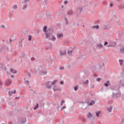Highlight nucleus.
<instances>
[{
	"label": "nucleus",
	"mask_w": 124,
	"mask_h": 124,
	"mask_svg": "<svg viewBox=\"0 0 124 124\" xmlns=\"http://www.w3.org/2000/svg\"><path fill=\"white\" fill-rule=\"evenodd\" d=\"M43 31L45 32V34L46 35V38H50V36L54 31L53 30V28L52 27H47V26H45L43 27Z\"/></svg>",
	"instance_id": "obj_1"
},
{
	"label": "nucleus",
	"mask_w": 124,
	"mask_h": 124,
	"mask_svg": "<svg viewBox=\"0 0 124 124\" xmlns=\"http://www.w3.org/2000/svg\"><path fill=\"white\" fill-rule=\"evenodd\" d=\"M116 88L115 90L117 91V93H112V98H119V97H121V92H120L121 86L118 84L116 85Z\"/></svg>",
	"instance_id": "obj_2"
},
{
	"label": "nucleus",
	"mask_w": 124,
	"mask_h": 124,
	"mask_svg": "<svg viewBox=\"0 0 124 124\" xmlns=\"http://www.w3.org/2000/svg\"><path fill=\"white\" fill-rule=\"evenodd\" d=\"M27 42V40H25V39L22 38L21 39V41L19 42V47H23V44L24 46H26V45H27V44H26Z\"/></svg>",
	"instance_id": "obj_3"
},
{
	"label": "nucleus",
	"mask_w": 124,
	"mask_h": 124,
	"mask_svg": "<svg viewBox=\"0 0 124 124\" xmlns=\"http://www.w3.org/2000/svg\"><path fill=\"white\" fill-rule=\"evenodd\" d=\"M65 55H66V49H62L60 50V57H62V56H65Z\"/></svg>",
	"instance_id": "obj_4"
},
{
	"label": "nucleus",
	"mask_w": 124,
	"mask_h": 124,
	"mask_svg": "<svg viewBox=\"0 0 124 124\" xmlns=\"http://www.w3.org/2000/svg\"><path fill=\"white\" fill-rule=\"evenodd\" d=\"M12 83V81H11V79H6L5 82V85L7 87H9V86L11 85Z\"/></svg>",
	"instance_id": "obj_5"
},
{
	"label": "nucleus",
	"mask_w": 124,
	"mask_h": 124,
	"mask_svg": "<svg viewBox=\"0 0 124 124\" xmlns=\"http://www.w3.org/2000/svg\"><path fill=\"white\" fill-rule=\"evenodd\" d=\"M46 89H50L51 88H52V85H51V82L48 81L46 84Z\"/></svg>",
	"instance_id": "obj_6"
},
{
	"label": "nucleus",
	"mask_w": 124,
	"mask_h": 124,
	"mask_svg": "<svg viewBox=\"0 0 124 124\" xmlns=\"http://www.w3.org/2000/svg\"><path fill=\"white\" fill-rule=\"evenodd\" d=\"M14 93H16V90L9 91V95L11 96Z\"/></svg>",
	"instance_id": "obj_7"
},
{
	"label": "nucleus",
	"mask_w": 124,
	"mask_h": 124,
	"mask_svg": "<svg viewBox=\"0 0 124 124\" xmlns=\"http://www.w3.org/2000/svg\"><path fill=\"white\" fill-rule=\"evenodd\" d=\"M95 103V102L93 100H91V102H89L88 104V105L89 106H92V105H93V104H94Z\"/></svg>",
	"instance_id": "obj_8"
},
{
	"label": "nucleus",
	"mask_w": 124,
	"mask_h": 124,
	"mask_svg": "<svg viewBox=\"0 0 124 124\" xmlns=\"http://www.w3.org/2000/svg\"><path fill=\"white\" fill-rule=\"evenodd\" d=\"M27 122V119L26 118H22V119L20 121V124H25Z\"/></svg>",
	"instance_id": "obj_9"
},
{
	"label": "nucleus",
	"mask_w": 124,
	"mask_h": 124,
	"mask_svg": "<svg viewBox=\"0 0 124 124\" xmlns=\"http://www.w3.org/2000/svg\"><path fill=\"white\" fill-rule=\"evenodd\" d=\"M10 72H12V73H15V74H16V73H17V71L16 70H14L12 68L10 69Z\"/></svg>",
	"instance_id": "obj_10"
},
{
	"label": "nucleus",
	"mask_w": 124,
	"mask_h": 124,
	"mask_svg": "<svg viewBox=\"0 0 124 124\" xmlns=\"http://www.w3.org/2000/svg\"><path fill=\"white\" fill-rule=\"evenodd\" d=\"M5 50L6 51H8V48L3 47V49L1 50L0 52L1 53V52H4V53H5Z\"/></svg>",
	"instance_id": "obj_11"
},
{
	"label": "nucleus",
	"mask_w": 124,
	"mask_h": 124,
	"mask_svg": "<svg viewBox=\"0 0 124 124\" xmlns=\"http://www.w3.org/2000/svg\"><path fill=\"white\" fill-rule=\"evenodd\" d=\"M57 91H62V88H56L54 87L53 88V91L54 92H57Z\"/></svg>",
	"instance_id": "obj_12"
},
{
	"label": "nucleus",
	"mask_w": 124,
	"mask_h": 124,
	"mask_svg": "<svg viewBox=\"0 0 124 124\" xmlns=\"http://www.w3.org/2000/svg\"><path fill=\"white\" fill-rule=\"evenodd\" d=\"M120 84L121 85V86H124V79H121L120 81Z\"/></svg>",
	"instance_id": "obj_13"
},
{
	"label": "nucleus",
	"mask_w": 124,
	"mask_h": 124,
	"mask_svg": "<svg viewBox=\"0 0 124 124\" xmlns=\"http://www.w3.org/2000/svg\"><path fill=\"white\" fill-rule=\"evenodd\" d=\"M96 116L97 118H98V117H99V115H100V113H101V111H96Z\"/></svg>",
	"instance_id": "obj_14"
},
{
	"label": "nucleus",
	"mask_w": 124,
	"mask_h": 124,
	"mask_svg": "<svg viewBox=\"0 0 124 124\" xmlns=\"http://www.w3.org/2000/svg\"><path fill=\"white\" fill-rule=\"evenodd\" d=\"M49 40H52V41H56V37L55 36H53L51 38H48Z\"/></svg>",
	"instance_id": "obj_15"
},
{
	"label": "nucleus",
	"mask_w": 124,
	"mask_h": 124,
	"mask_svg": "<svg viewBox=\"0 0 124 124\" xmlns=\"http://www.w3.org/2000/svg\"><path fill=\"white\" fill-rule=\"evenodd\" d=\"M97 48H102L103 47V45L101 44H98L96 45Z\"/></svg>",
	"instance_id": "obj_16"
},
{
	"label": "nucleus",
	"mask_w": 124,
	"mask_h": 124,
	"mask_svg": "<svg viewBox=\"0 0 124 124\" xmlns=\"http://www.w3.org/2000/svg\"><path fill=\"white\" fill-rule=\"evenodd\" d=\"M109 84H110V81L108 80L106 83L104 84L105 87H108L109 86Z\"/></svg>",
	"instance_id": "obj_17"
},
{
	"label": "nucleus",
	"mask_w": 124,
	"mask_h": 124,
	"mask_svg": "<svg viewBox=\"0 0 124 124\" xmlns=\"http://www.w3.org/2000/svg\"><path fill=\"white\" fill-rule=\"evenodd\" d=\"M63 36V34L62 33H60L57 34V37L58 38H61V37H62Z\"/></svg>",
	"instance_id": "obj_18"
},
{
	"label": "nucleus",
	"mask_w": 124,
	"mask_h": 124,
	"mask_svg": "<svg viewBox=\"0 0 124 124\" xmlns=\"http://www.w3.org/2000/svg\"><path fill=\"white\" fill-rule=\"evenodd\" d=\"M110 29V27L107 25H104V30H109Z\"/></svg>",
	"instance_id": "obj_19"
},
{
	"label": "nucleus",
	"mask_w": 124,
	"mask_h": 124,
	"mask_svg": "<svg viewBox=\"0 0 124 124\" xmlns=\"http://www.w3.org/2000/svg\"><path fill=\"white\" fill-rule=\"evenodd\" d=\"M67 14L68 15H72V14H73V11L72 10H69L68 12V13Z\"/></svg>",
	"instance_id": "obj_20"
},
{
	"label": "nucleus",
	"mask_w": 124,
	"mask_h": 124,
	"mask_svg": "<svg viewBox=\"0 0 124 124\" xmlns=\"http://www.w3.org/2000/svg\"><path fill=\"white\" fill-rule=\"evenodd\" d=\"M41 73H42V74H44V75H46V74H47V71L45 70H42L41 71Z\"/></svg>",
	"instance_id": "obj_21"
},
{
	"label": "nucleus",
	"mask_w": 124,
	"mask_h": 124,
	"mask_svg": "<svg viewBox=\"0 0 124 124\" xmlns=\"http://www.w3.org/2000/svg\"><path fill=\"white\" fill-rule=\"evenodd\" d=\"M112 109H113V108L112 107H109L108 108V112H112Z\"/></svg>",
	"instance_id": "obj_22"
},
{
	"label": "nucleus",
	"mask_w": 124,
	"mask_h": 124,
	"mask_svg": "<svg viewBox=\"0 0 124 124\" xmlns=\"http://www.w3.org/2000/svg\"><path fill=\"white\" fill-rule=\"evenodd\" d=\"M93 29H96V30H98V29H99V26L98 25L93 26Z\"/></svg>",
	"instance_id": "obj_23"
},
{
	"label": "nucleus",
	"mask_w": 124,
	"mask_h": 124,
	"mask_svg": "<svg viewBox=\"0 0 124 124\" xmlns=\"http://www.w3.org/2000/svg\"><path fill=\"white\" fill-rule=\"evenodd\" d=\"M78 10H79V13L81 14L82 11L83 10V7L81 8H78Z\"/></svg>",
	"instance_id": "obj_24"
},
{
	"label": "nucleus",
	"mask_w": 124,
	"mask_h": 124,
	"mask_svg": "<svg viewBox=\"0 0 124 124\" xmlns=\"http://www.w3.org/2000/svg\"><path fill=\"white\" fill-rule=\"evenodd\" d=\"M84 85H88L89 84V80L87 79L85 81L83 82Z\"/></svg>",
	"instance_id": "obj_25"
},
{
	"label": "nucleus",
	"mask_w": 124,
	"mask_h": 124,
	"mask_svg": "<svg viewBox=\"0 0 124 124\" xmlns=\"http://www.w3.org/2000/svg\"><path fill=\"white\" fill-rule=\"evenodd\" d=\"M87 117L88 118H92V117H93V115L92 113H91V112H89Z\"/></svg>",
	"instance_id": "obj_26"
},
{
	"label": "nucleus",
	"mask_w": 124,
	"mask_h": 124,
	"mask_svg": "<svg viewBox=\"0 0 124 124\" xmlns=\"http://www.w3.org/2000/svg\"><path fill=\"white\" fill-rule=\"evenodd\" d=\"M78 89H79V86H76L74 87L75 91H78Z\"/></svg>",
	"instance_id": "obj_27"
},
{
	"label": "nucleus",
	"mask_w": 124,
	"mask_h": 124,
	"mask_svg": "<svg viewBox=\"0 0 124 124\" xmlns=\"http://www.w3.org/2000/svg\"><path fill=\"white\" fill-rule=\"evenodd\" d=\"M39 107V105L38 104H37L36 106L34 107V110H36L37 108Z\"/></svg>",
	"instance_id": "obj_28"
},
{
	"label": "nucleus",
	"mask_w": 124,
	"mask_h": 124,
	"mask_svg": "<svg viewBox=\"0 0 124 124\" xmlns=\"http://www.w3.org/2000/svg\"><path fill=\"white\" fill-rule=\"evenodd\" d=\"M57 82H58V80H53V81L52 82V85H55V84Z\"/></svg>",
	"instance_id": "obj_29"
},
{
	"label": "nucleus",
	"mask_w": 124,
	"mask_h": 124,
	"mask_svg": "<svg viewBox=\"0 0 124 124\" xmlns=\"http://www.w3.org/2000/svg\"><path fill=\"white\" fill-rule=\"evenodd\" d=\"M87 104H89L90 101H91V98H88L86 100Z\"/></svg>",
	"instance_id": "obj_30"
},
{
	"label": "nucleus",
	"mask_w": 124,
	"mask_h": 124,
	"mask_svg": "<svg viewBox=\"0 0 124 124\" xmlns=\"http://www.w3.org/2000/svg\"><path fill=\"white\" fill-rule=\"evenodd\" d=\"M120 52H121L122 53H124V47L120 48Z\"/></svg>",
	"instance_id": "obj_31"
},
{
	"label": "nucleus",
	"mask_w": 124,
	"mask_h": 124,
	"mask_svg": "<svg viewBox=\"0 0 124 124\" xmlns=\"http://www.w3.org/2000/svg\"><path fill=\"white\" fill-rule=\"evenodd\" d=\"M64 102H65V101L63 100H62L61 101V106H62L63 103H64Z\"/></svg>",
	"instance_id": "obj_32"
},
{
	"label": "nucleus",
	"mask_w": 124,
	"mask_h": 124,
	"mask_svg": "<svg viewBox=\"0 0 124 124\" xmlns=\"http://www.w3.org/2000/svg\"><path fill=\"white\" fill-rule=\"evenodd\" d=\"M29 39H28V40L29 41H31V35H30L29 36Z\"/></svg>",
	"instance_id": "obj_33"
},
{
	"label": "nucleus",
	"mask_w": 124,
	"mask_h": 124,
	"mask_svg": "<svg viewBox=\"0 0 124 124\" xmlns=\"http://www.w3.org/2000/svg\"><path fill=\"white\" fill-rule=\"evenodd\" d=\"M65 21H66L65 25H68V21H67V18L65 17Z\"/></svg>",
	"instance_id": "obj_34"
},
{
	"label": "nucleus",
	"mask_w": 124,
	"mask_h": 124,
	"mask_svg": "<svg viewBox=\"0 0 124 124\" xmlns=\"http://www.w3.org/2000/svg\"><path fill=\"white\" fill-rule=\"evenodd\" d=\"M113 5H114V3H113V2H110L109 4L110 7H113Z\"/></svg>",
	"instance_id": "obj_35"
},
{
	"label": "nucleus",
	"mask_w": 124,
	"mask_h": 124,
	"mask_svg": "<svg viewBox=\"0 0 124 124\" xmlns=\"http://www.w3.org/2000/svg\"><path fill=\"white\" fill-rule=\"evenodd\" d=\"M121 124H124V117L122 119V120L121 121Z\"/></svg>",
	"instance_id": "obj_36"
},
{
	"label": "nucleus",
	"mask_w": 124,
	"mask_h": 124,
	"mask_svg": "<svg viewBox=\"0 0 124 124\" xmlns=\"http://www.w3.org/2000/svg\"><path fill=\"white\" fill-rule=\"evenodd\" d=\"M100 80H101V78H96V81H97V82H100Z\"/></svg>",
	"instance_id": "obj_37"
},
{
	"label": "nucleus",
	"mask_w": 124,
	"mask_h": 124,
	"mask_svg": "<svg viewBox=\"0 0 124 124\" xmlns=\"http://www.w3.org/2000/svg\"><path fill=\"white\" fill-rule=\"evenodd\" d=\"M0 28H1V29H5V26H4V25H1Z\"/></svg>",
	"instance_id": "obj_38"
},
{
	"label": "nucleus",
	"mask_w": 124,
	"mask_h": 124,
	"mask_svg": "<svg viewBox=\"0 0 124 124\" xmlns=\"http://www.w3.org/2000/svg\"><path fill=\"white\" fill-rule=\"evenodd\" d=\"M65 108H66V106H63L62 108H61V111H62V110H63L64 109H65Z\"/></svg>",
	"instance_id": "obj_39"
},
{
	"label": "nucleus",
	"mask_w": 124,
	"mask_h": 124,
	"mask_svg": "<svg viewBox=\"0 0 124 124\" xmlns=\"http://www.w3.org/2000/svg\"><path fill=\"white\" fill-rule=\"evenodd\" d=\"M21 58H25V53H22V55L21 56Z\"/></svg>",
	"instance_id": "obj_40"
},
{
	"label": "nucleus",
	"mask_w": 124,
	"mask_h": 124,
	"mask_svg": "<svg viewBox=\"0 0 124 124\" xmlns=\"http://www.w3.org/2000/svg\"><path fill=\"white\" fill-rule=\"evenodd\" d=\"M106 45H108V42L105 41L104 43V46H106Z\"/></svg>",
	"instance_id": "obj_41"
},
{
	"label": "nucleus",
	"mask_w": 124,
	"mask_h": 124,
	"mask_svg": "<svg viewBox=\"0 0 124 124\" xmlns=\"http://www.w3.org/2000/svg\"><path fill=\"white\" fill-rule=\"evenodd\" d=\"M17 7H18V6H17V5H14V9H16Z\"/></svg>",
	"instance_id": "obj_42"
},
{
	"label": "nucleus",
	"mask_w": 124,
	"mask_h": 124,
	"mask_svg": "<svg viewBox=\"0 0 124 124\" xmlns=\"http://www.w3.org/2000/svg\"><path fill=\"white\" fill-rule=\"evenodd\" d=\"M27 8V5H25L23 8H22L23 10H25Z\"/></svg>",
	"instance_id": "obj_43"
},
{
	"label": "nucleus",
	"mask_w": 124,
	"mask_h": 124,
	"mask_svg": "<svg viewBox=\"0 0 124 124\" xmlns=\"http://www.w3.org/2000/svg\"><path fill=\"white\" fill-rule=\"evenodd\" d=\"M46 16L47 18H50V17H51V15H50L49 14H46Z\"/></svg>",
	"instance_id": "obj_44"
},
{
	"label": "nucleus",
	"mask_w": 124,
	"mask_h": 124,
	"mask_svg": "<svg viewBox=\"0 0 124 124\" xmlns=\"http://www.w3.org/2000/svg\"><path fill=\"white\" fill-rule=\"evenodd\" d=\"M1 105H3L4 104V100H2V102L0 103Z\"/></svg>",
	"instance_id": "obj_45"
},
{
	"label": "nucleus",
	"mask_w": 124,
	"mask_h": 124,
	"mask_svg": "<svg viewBox=\"0 0 124 124\" xmlns=\"http://www.w3.org/2000/svg\"><path fill=\"white\" fill-rule=\"evenodd\" d=\"M68 55H69L70 54H72V51L71 50V51H68Z\"/></svg>",
	"instance_id": "obj_46"
},
{
	"label": "nucleus",
	"mask_w": 124,
	"mask_h": 124,
	"mask_svg": "<svg viewBox=\"0 0 124 124\" xmlns=\"http://www.w3.org/2000/svg\"><path fill=\"white\" fill-rule=\"evenodd\" d=\"M81 120L82 121V122H86V119H85L83 117L81 118Z\"/></svg>",
	"instance_id": "obj_47"
},
{
	"label": "nucleus",
	"mask_w": 124,
	"mask_h": 124,
	"mask_svg": "<svg viewBox=\"0 0 124 124\" xmlns=\"http://www.w3.org/2000/svg\"><path fill=\"white\" fill-rule=\"evenodd\" d=\"M28 74V76H29V78H31V74L30 73H29Z\"/></svg>",
	"instance_id": "obj_48"
},
{
	"label": "nucleus",
	"mask_w": 124,
	"mask_h": 124,
	"mask_svg": "<svg viewBox=\"0 0 124 124\" xmlns=\"http://www.w3.org/2000/svg\"><path fill=\"white\" fill-rule=\"evenodd\" d=\"M120 8H124V5H120V7H119Z\"/></svg>",
	"instance_id": "obj_49"
},
{
	"label": "nucleus",
	"mask_w": 124,
	"mask_h": 124,
	"mask_svg": "<svg viewBox=\"0 0 124 124\" xmlns=\"http://www.w3.org/2000/svg\"><path fill=\"white\" fill-rule=\"evenodd\" d=\"M119 62H124V60H119Z\"/></svg>",
	"instance_id": "obj_50"
},
{
	"label": "nucleus",
	"mask_w": 124,
	"mask_h": 124,
	"mask_svg": "<svg viewBox=\"0 0 124 124\" xmlns=\"http://www.w3.org/2000/svg\"><path fill=\"white\" fill-rule=\"evenodd\" d=\"M60 70H62V69H64V68L63 67H60Z\"/></svg>",
	"instance_id": "obj_51"
},
{
	"label": "nucleus",
	"mask_w": 124,
	"mask_h": 124,
	"mask_svg": "<svg viewBox=\"0 0 124 124\" xmlns=\"http://www.w3.org/2000/svg\"><path fill=\"white\" fill-rule=\"evenodd\" d=\"M60 84H61V85H63V81H61Z\"/></svg>",
	"instance_id": "obj_52"
},
{
	"label": "nucleus",
	"mask_w": 124,
	"mask_h": 124,
	"mask_svg": "<svg viewBox=\"0 0 124 124\" xmlns=\"http://www.w3.org/2000/svg\"><path fill=\"white\" fill-rule=\"evenodd\" d=\"M34 60H35V59H34V57H31V61H34Z\"/></svg>",
	"instance_id": "obj_53"
},
{
	"label": "nucleus",
	"mask_w": 124,
	"mask_h": 124,
	"mask_svg": "<svg viewBox=\"0 0 124 124\" xmlns=\"http://www.w3.org/2000/svg\"><path fill=\"white\" fill-rule=\"evenodd\" d=\"M68 1H67V0H66V1H64V3L65 4H67V3H68Z\"/></svg>",
	"instance_id": "obj_54"
},
{
	"label": "nucleus",
	"mask_w": 124,
	"mask_h": 124,
	"mask_svg": "<svg viewBox=\"0 0 124 124\" xmlns=\"http://www.w3.org/2000/svg\"><path fill=\"white\" fill-rule=\"evenodd\" d=\"M2 84V82H1V81L0 80V89Z\"/></svg>",
	"instance_id": "obj_55"
},
{
	"label": "nucleus",
	"mask_w": 124,
	"mask_h": 124,
	"mask_svg": "<svg viewBox=\"0 0 124 124\" xmlns=\"http://www.w3.org/2000/svg\"><path fill=\"white\" fill-rule=\"evenodd\" d=\"M11 78H14V76L13 75H12L11 76Z\"/></svg>",
	"instance_id": "obj_56"
},
{
	"label": "nucleus",
	"mask_w": 124,
	"mask_h": 124,
	"mask_svg": "<svg viewBox=\"0 0 124 124\" xmlns=\"http://www.w3.org/2000/svg\"><path fill=\"white\" fill-rule=\"evenodd\" d=\"M20 99V97H16L15 98V99Z\"/></svg>",
	"instance_id": "obj_57"
},
{
	"label": "nucleus",
	"mask_w": 124,
	"mask_h": 124,
	"mask_svg": "<svg viewBox=\"0 0 124 124\" xmlns=\"http://www.w3.org/2000/svg\"><path fill=\"white\" fill-rule=\"evenodd\" d=\"M3 69L4 70V71H5V70H6V67H4Z\"/></svg>",
	"instance_id": "obj_58"
},
{
	"label": "nucleus",
	"mask_w": 124,
	"mask_h": 124,
	"mask_svg": "<svg viewBox=\"0 0 124 124\" xmlns=\"http://www.w3.org/2000/svg\"><path fill=\"white\" fill-rule=\"evenodd\" d=\"M30 0H24L25 2H28V1H29Z\"/></svg>",
	"instance_id": "obj_59"
},
{
	"label": "nucleus",
	"mask_w": 124,
	"mask_h": 124,
	"mask_svg": "<svg viewBox=\"0 0 124 124\" xmlns=\"http://www.w3.org/2000/svg\"><path fill=\"white\" fill-rule=\"evenodd\" d=\"M94 77H97V74H94Z\"/></svg>",
	"instance_id": "obj_60"
},
{
	"label": "nucleus",
	"mask_w": 124,
	"mask_h": 124,
	"mask_svg": "<svg viewBox=\"0 0 124 124\" xmlns=\"http://www.w3.org/2000/svg\"><path fill=\"white\" fill-rule=\"evenodd\" d=\"M47 1H48V0H44L45 3H46Z\"/></svg>",
	"instance_id": "obj_61"
},
{
	"label": "nucleus",
	"mask_w": 124,
	"mask_h": 124,
	"mask_svg": "<svg viewBox=\"0 0 124 124\" xmlns=\"http://www.w3.org/2000/svg\"><path fill=\"white\" fill-rule=\"evenodd\" d=\"M112 46V44H110L107 47H111Z\"/></svg>",
	"instance_id": "obj_62"
},
{
	"label": "nucleus",
	"mask_w": 124,
	"mask_h": 124,
	"mask_svg": "<svg viewBox=\"0 0 124 124\" xmlns=\"http://www.w3.org/2000/svg\"><path fill=\"white\" fill-rule=\"evenodd\" d=\"M0 67H2V63H0Z\"/></svg>",
	"instance_id": "obj_63"
},
{
	"label": "nucleus",
	"mask_w": 124,
	"mask_h": 124,
	"mask_svg": "<svg viewBox=\"0 0 124 124\" xmlns=\"http://www.w3.org/2000/svg\"><path fill=\"white\" fill-rule=\"evenodd\" d=\"M37 33H39V30H37L36 31Z\"/></svg>",
	"instance_id": "obj_64"
}]
</instances>
